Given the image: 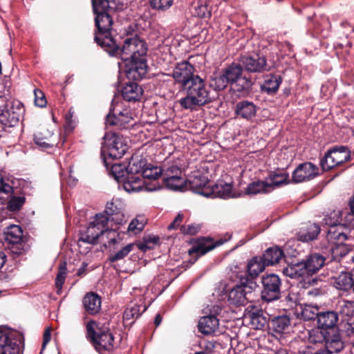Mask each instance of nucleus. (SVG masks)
Segmentation results:
<instances>
[{
	"mask_svg": "<svg viewBox=\"0 0 354 354\" xmlns=\"http://www.w3.org/2000/svg\"><path fill=\"white\" fill-rule=\"evenodd\" d=\"M120 39L122 41L117 39L106 52L123 61L128 80H142L148 71L147 42L137 34L133 35L129 30L125 37H120Z\"/></svg>",
	"mask_w": 354,
	"mask_h": 354,
	"instance_id": "1",
	"label": "nucleus"
},
{
	"mask_svg": "<svg viewBox=\"0 0 354 354\" xmlns=\"http://www.w3.org/2000/svg\"><path fill=\"white\" fill-rule=\"evenodd\" d=\"M93 12L95 15L94 41L104 51L110 48L117 39L113 36V19L111 15L127 8V3L122 1H91Z\"/></svg>",
	"mask_w": 354,
	"mask_h": 354,
	"instance_id": "2",
	"label": "nucleus"
},
{
	"mask_svg": "<svg viewBox=\"0 0 354 354\" xmlns=\"http://www.w3.org/2000/svg\"><path fill=\"white\" fill-rule=\"evenodd\" d=\"M187 95L180 100V106L186 109H193L196 106H203L214 100L210 90L207 87L205 80L196 75L184 89Z\"/></svg>",
	"mask_w": 354,
	"mask_h": 354,
	"instance_id": "3",
	"label": "nucleus"
},
{
	"mask_svg": "<svg viewBox=\"0 0 354 354\" xmlns=\"http://www.w3.org/2000/svg\"><path fill=\"white\" fill-rule=\"evenodd\" d=\"M86 338L98 353L113 351L114 336L108 326H100L97 322L91 320L86 324Z\"/></svg>",
	"mask_w": 354,
	"mask_h": 354,
	"instance_id": "4",
	"label": "nucleus"
},
{
	"mask_svg": "<svg viewBox=\"0 0 354 354\" xmlns=\"http://www.w3.org/2000/svg\"><path fill=\"white\" fill-rule=\"evenodd\" d=\"M109 218L104 216L103 214H97L93 221H91L87 228L80 232L78 243H85L91 245H95L98 243V239L104 233H107L108 236L110 238L109 243H117L115 236H111V234H114L115 232L109 229Z\"/></svg>",
	"mask_w": 354,
	"mask_h": 354,
	"instance_id": "5",
	"label": "nucleus"
},
{
	"mask_svg": "<svg viewBox=\"0 0 354 354\" xmlns=\"http://www.w3.org/2000/svg\"><path fill=\"white\" fill-rule=\"evenodd\" d=\"M147 166V160L138 156L132 157L126 171L127 176L123 179V187L127 192H138L144 186V180L141 178V174Z\"/></svg>",
	"mask_w": 354,
	"mask_h": 354,
	"instance_id": "6",
	"label": "nucleus"
},
{
	"mask_svg": "<svg viewBox=\"0 0 354 354\" xmlns=\"http://www.w3.org/2000/svg\"><path fill=\"white\" fill-rule=\"evenodd\" d=\"M128 150L125 138L115 131L106 132L103 137L101 153L113 159L122 158Z\"/></svg>",
	"mask_w": 354,
	"mask_h": 354,
	"instance_id": "7",
	"label": "nucleus"
},
{
	"mask_svg": "<svg viewBox=\"0 0 354 354\" xmlns=\"http://www.w3.org/2000/svg\"><path fill=\"white\" fill-rule=\"evenodd\" d=\"M238 277V283L228 292L230 304L237 306L245 305L259 286L257 282L249 281L246 277Z\"/></svg>",
	"mask_w": 354,
	"mask_h": 354,
	"instance_id": "8",
	"label": "nucleus"
},
{
	"mask_svg": "<svg viewBox=\"0 0 354 354\" xmlns=\"http://www.w3.org/2000/svg\"><path fill=\"white\" fill-rule=\"evenodd\" d=\"M136 116L135 111L130 107L119 106L111 107L109 113L106 116L105 124L108 127H116L118 129H127L133 126V122Z\"/></svg>",
	"mask_w": 354,
	"mask_h": 354,
	"instance_id": "9",
	"label": "nucleus"
},
{
	"mask_svg": "<svg viewBox=\"0 0 354 354\" xmlns=\"http://www.w3.org/2000/svg\"><path fill=\"white\" fill-rule=\"evenodd\" d=\"M351 151L346 146H335L329 149L320 160V166L324 171H329L335 167L349 161Z\"/></svg>",
	"mask_w": 354,
	"mask_h": 354,
	"instance_id": "10",
	"label": "nucleus"
},
{
	"mask_svg": "<svg viewBox=\"0 0 354 354\" xmlns=\"http://www.w3.org/2000/svg\"><path fill=\"white\" fill-rule=\"evenodd\" d=\"M25 113L22 103L19 101H8L0 113V123L4 127H14L19 124Z\"/></svg>",
	"mask_w": 354,
	"mask_h": 354,
	"instance_id": "11",
	"label": "nucleus"
},
{
	"mask_svg": "<svg viewBox=\"0 0 354 354\" xmlns=\"http://www.w3.org/2000/svg\"><path fill=\"white\" fill-rule=\"evenodd\" d=\"M261 298L263 301L272 302L281 298V280L276 274H268L261 277Z\"/></svg>",
	"mask_w": 354,
	"mask_h": 354,
	"instance_id": "12",
	"label": "nucleus"
},
{
	"mask_svg": "<svg viewBox=\"0 0 354 354\" xmlns=\"http://www.w3.org/2000/svg\"><path fill=\"white\" fill-rule=\"evenodd\" d=\"M326 224L329 226L327 232L326 239L333 246L337 244L344 243L348 239V227L346 224L340 223L338 218L333 220L331 216L325 218Z\"/></svg>",
	"mask_w": 354,
	"mask_h": 354,
	"instance_id": "13",
	"label": "nucleus"
},
{
	"mask_svg": "<svg viewBox=\"0 0 354 354\" xmlns=\"http://www.w3.org/2000/svg\"><path fill=\"white\" fill-rule=\"evenodd\" d=\"M226 241V239H219L216 241H214L213 239L209 236H201L194 239L192 241L193 246L189 250L188 254L194 258L193 261V263H194L200 257L214 250L215 248L221 245Z\"/></svg>",
	"mask_w": 354,
	"mask_h": 354,
	"instance_id": "14",
	"label": "nucleus"
},
{
	"mask_svg": "<svg viewBox=\"0 0 354 354\" xmlns=\"http://www.w3.org/2000/svg\"><path fill=\"white\" fill-rule=\"evenodd\" d=\"M239 61L243 71L249 73H263L270 68L267 64L266 57L258 53L243 55L240 57Z\"/></svg>",
	"mask_w": 354,
	"mask_h": 354,
	"instance_id": "15",
	"label": "nucleus"
},
{
	"mask_svg": "<svg viewBox=\"0 0 354 354\" xmlns=\"http://www.w3.org/2000/svg\"><path fill=\"white\" fill-rule=\"evenodd\" d=\"M0 193L9 194L6 208L10 212L19 211L26 203L25 194H18L13 187L6 183L2 178L0 179Z\"/></svg>",
	"mask_w": 354,
	"mask_h": 354,
	"instance_id": "16",
	"label": "nucleus"
},
{
	"mask_svg": "<svg viewBox=\"0 0 354 354\" xmlns=\"http://www.w3.org/2000/svg\"><path fill=\"white\" fill-rule=\"evenodd\" d=\"M194 67L188 62L178 63L173 70L172 77L175 81L180 84L183 90L196 75L194 74Z\"/></svg>",
	"mask_w": 354,
	"mask_h": 354,
	"instance_id": "17",
	"label": "nucleus"
},
{
	"mask_svg": "<svg viewBox=\"0 0 354 354\" xmlns=\"http://www.w3.org/2000/svg\"><path fill=\"white\" fill-rule=\"evenodd\" d=\"M319 174L318 167L310 162L299 164L292 174V181L295 183L310 180Z\"/></svg>",
	"mask_w": 354,
	"mask_h": 354,
	"instance_id": "18",
	"label": "nucleus"
},
{
	"mask_svg": "<svg viewBox=\"0 0 354 354\" xmlns=\"http://www.w3.org/2000/svg\"><path fill=\"white\" fill-rule=\"evenodd\" d=\"M244 316L245 319H249V323L252 328L256 330L263 329L268 323L263 310L254 305L248 306Z\"/></svg>",
	"mask_w": 354,
	"mask_h": 354,
	"instance_id": "19",
	"label": "nucleus"
},
{
	"mask_svg": "<svg viewBox=\"0 0 354 354\" xmlns=\"http://www.w3.org/2000/svg\"><path fill=\"white\" fill-rule=\"evenodd\" d=\"M23 230L19 225H10L6 232V240L12 245L11 252L17 255H21L24 252L21 246Z\"/></svg>",
	"mask_w": 354,
	"mask_h": 354,
	"instance_id": "20",
	"label": "nucleus"
},
{
	"mask_svg": "<svg viewBox=\"0 0 354 354\" xmlns=\"http://www.w3.org/2000/svg\"><path fill=\"white\" fill-rule=\"evenodd\" d=\"M187 181V187L193 192L206 197V188L210 187L208 178L199 171H195Z\"/></svg>",
	"mask_w": 354,
	"mask_h": 354,
	"instance_id": "21",
	"label": "nucleus"
},
{
	"mask_svg": "<svg viewBox=\"0 0 354 354\" xmlns=\"http://www.w3.org/2000/svg\"><path fill=\"white\" fill-rule=\"evenodd\" d=\"M257 109L253 102L243 100L236 104L234 113L237 118L250 121L256 116Z\"/></svg>",
	"mask_w": 354,
	"mask_h": 354,
	"instance_id": "22",
	"label": "nucleus"
},
{
	"mask_svg": "<svg viewBox=\"0 0 354 354\" xmlns=\"http://www.w3.org/2000/svg\"><path fill=\"white\" fill-rule=\"evenodd\" d=\"M206 197L229 198H234L235 196L232 194V185L223 181L218 182L214 185H210L206 188Z\"/></svg>",
	"mask_w": 354,
	"mask_h": 354,
	"instance_id": "23",
	"label": "nucleus"
},
{
	"mask_svg": "<svg viewBox=\"0 0 354 354\" xmlns=\"http://www.w3.org/2000/svg\"><path fill=\"white\" fill-rule=\"evenodd\" d=\"M266 267L267 266L261 256L253 257L248 261L246 274L239 276L246 277L249 281L257 282V278L260 273L264 271Z\"/></svg>",
	"mask_w": 354,
	"mask_h": 354,
	"instance_id": "24",
	"label": "nucleus"
},
{
	"mask_svg": "<svg viewBox=\"0 0 354 354\" xmlns=\"http://www.w3.org/2000/svg\"><path fill=\"white\" fill-rule=\"evenodd\" d=\"M339 320V315L333 310L320 312L317 320V326L330 332L336 331L337 324Z\"/></svg>",
	"mask_w": 354,
	"mask_h": 354,
	"instance_id": "25",
	"label": "nucleus"
},
{
	"mask_svg": "<svg viewBox=\"0 0 354 354\" xmlns=\"http://www.w3.org/2000/svg\"><path fill=\"white\" fill-rule=\"evenodd\" d=\"M101 297L94 292L86 293L82 299L83 308L87 315H95L98 314L101 310Z\"/></svg>",
	"mask_w": 354,
	"mask_h": 354,
	"instance_id": "26",
	"label": "nucleus"
},
{
	"mask_svg": "<svg viewBox=\"0 0 354 354\" xmlns=\"http://www.w3.org/2000/svg\"><path fill=\"white\" fill-rule=\"evenodd\" d=\"M129 80V82L126 83L122 89V97L127 102H139L142 97L143 89L135 80Z\"/></svg>",
	"mask_w": 354,
	"mask_h": 354,
	"instance_id": "27",
	"label": "nucleus"
},
{
	"mask_svg": "<svg viewBox=\"0 0 354 354\" xmlns=\"http://www.w3.org/2000/svg\"><path fill=\"white\" fill-rule=\"evenodd\" d=\"M219 320L215 315H207L201 317L198 324V331L203 335L214 334L218 328Z\"/></svg>",
	"mask_w": 354,
	"mask_h": 354,
	"instance_id": "28",
	"label": "nucleus"
},
{
	"mask_svg": "<svg viewBox=\"0 0 354 354\" xmlns=\"http://www.w3.org/2000/svg\"><path fill=\"white\" fill-rule=\"evenodd\" d=\"M53 136V132L42 127L34 134V141L41 149H47L52 148L55 145Z\"/></svg>",
	"mask_w": 354,
	"mask_h": 354,
	"instance_id": "29",
	"label": "nucleus"
},
{
	"mask_svg": "<svg viewBox=\"0 0 354 354\" xmlns=\"http://www.w3.org/2000/svg\"><path fill=\"white\" fill-rule=\"evenodd\" d=\"M261 257L266 266H272L279 263L285 258V254L280 247L274 245L267 248Z\"/></svg>",
	"mask_w": 354,
	"mask_h": 354,
	"instance_id": "30",
	"label": "nucleus"
},
{
	"mask_svg": "<svg viewBox=\"0 0 354 354\" xmlns=\"http://www.w3.org/2000/svg\"><path fill=\"white\" fill-rule=\"evenodd\" d=\"M254 83L250 75L243 74L234 83V90L242 97L248 96L252 91V86Z\"/></svg>",
	"mask_w": 354,
	"mask_h": 354,
	"instance_id": "31",
	"label": "nucleus"
},
{
	"mask_svg": "<svg viewBox=\"0 0 354 354\" xmlns=\"http://www.w3.org/2000/svg\"><path fill=\"white\" fill-rule=\"evenodd\" d=\"M282 77L279 75L269 74L265 77L263 83L260 86V90L270 95H275L282 83Z\"/></svg>",
	"mask_w": 354,
	"mask_h": 354,
	"instance_id": "32",
	"label": "nucleus"
},
{
	"mask_svg": "<svg viewBox=\"0 0 354 354\" xmlns=\"http://www.w3.org/2000/svg\"><path fill=\"white\" fill-rule=\"evenodd\" d=\"M19 344L10 339L6 332L0 330V354H19Z\"/></svg>",
	"mask_w": 354,
	"mask_h": 354,
	"instance_id": "33",
	"label": "nucleus"
},
{
	"mask_svg": "<svg viewBox=\"0 0 354 354\" xmlns=\"http://www.w3.org/2000/svg\"><path fill=\"white\" fill-rule=\"evenodd\" d=\"M272 192L270 185L265 178L264 180H257L251 182L245 189L246 195L268 194Z\"/></svg>",
	"mask_w": 354,
	"mask_h": 354,
	"instance_id": "34",
	"label": "nucleus"
},
{
	"mask_svg": "<svg viewBox=\"0 0 354 354\" xmlns=\"http://www.w3.org/2000/svg\"><path fill=\"white\" fill-rule=\"evenodd\" d=\"M333 286L339 290L347 292L353 289L354 292V279L353 274L348 272H342L334 279Z\"/></svg>",
	"mask_w": 354,
	"mask_h": 354,
	"instance_id": "35",
	"label": "nucleus"
},
{
	"mask_svg": "<svg viewBox=\"0 0 354 354\" xmlns=\"http://www.w3.org/2000/svg\"><path fill=\"white\" fill-rule=\"evenodd\" d=\"M304 261L308 269L309 274L313 275L325 265L326 258L319 253H312L307 256Z\"/></svg>",
	"mask_w": 354,
	"mask_h": 354,
	"instance_id": "36",
	"label": "nucleus"
},
{
	"mask_svg": "<svg viewBox=\"0 0 354 354\" xmlns=\"http://www.w3.org/2000/svg\"><path fill=\"white\" fill-rule=\"evenodd\" d=\"M324 350L333 353H340L344 348V342L342 341L339 333L336 330L330 332L325 344Z\"/></svg>",
	"mask_w": 354,
	"mask_h": 354,
	"instance_id": "37",
	"label": "nucleus"
},
{
	"mask_svg": "<svg viewBox=\"0 0 354 354\" xmlns=\"http://www.w3.org/2000/svg\"><path fill=\"white\" fill-rule=\"evenodd\" d=\"M104 216L109 218L115 224H122L124 219L122 209L115 205L113 202H108L104 210Z\"/></svg>",
	"mask_w": 354,
	"mask_h": 354,
	"instance_id": "38",
	"label": "nucleus"
},
{
	"mask_svg": "<svg viewBox=\"0 0 354 354\" xmlns=\"http://www.w3.org/2000/svg\"><path fill=\"white\" fill-rule=\"evenodd\" d=\"M288 178L289 175L288 173H277L275 171L269 172L268 175L266 177L268 185H270L272 192L281 185L288 184Z\"/></svg>",
	"mask_w": 354,
	"mask_h": 354,
	"instance_id": "39",
	"label": "nucleus"
},
{
	"mask_svg": "<svg viewBox=\"0 0 354 354\" xmlns=\"http://www.w3.org/2000/svg\"><path fill=\"white\" fill-rule=\"evenodd\" d=\"M223 73L225 74L226 79L232 86L238 80L239 77L243 73V66L241 63L233 62L227 65L225 68L222 69Z\"/></svg>",
	"mask_w": 354,
	"mask_h": 354,
	"instance_id": "40",
	"label": "nucleus"
},
{
	"mask_svg": "<svg viewBox=\"0 0 354 354\" xmlns=\"http://www.w3.org/2000/svg\"><path fill=\"white\" fill-rule=\"evenodd\" d=\"M330 332L325 329L317 328L311 329L308 331V340L313 344H326V342Z\"/></svg>",
	"mask_w": 354,
	"mask_h": 354,
	"instance_id": "41",
	"label": "nucleus"
},
{
	"mask_svg": "<svg viewBox=\"0 0 354 354\" xmlns=\"http://www.w3.org/2000/svg\"><path fill=\"white\" fill-rule=\"evenodd\" d=\"M321 229L319 225L313 223L310 225L305 232L298 233L299 240L303 242H308L317 239Z\"/></svg>",
	"mask_w": 354,
	"mask_h": 354,
	"instance_id": "42",
	"label": "nucleus"
},
{
	"mask_svg": "<svg viewBox=\"0 0 354 354\" xmlns=\"http://www.w3.org/2000/svg\"><path fill=\"white\" fill-rule=\"evenodd\" d=\"M228 84L230 82L222 71L219 73H214L210 77L209 87L216 91L224 90Z\"/></svg>",
	"mask_w": 354,
	"mask_h": 354,
	"instance_id": "43",
	"label": "nucleus"
},
{
	"mask_svg": "<svg viewBox=\"0 0 354 354\" xmlns=\"http://www.w3.org/2000/svg\"><path fill=\"white\" fill-rule=\"evenodd\" d=\"M272 328L276 333H283L290 325V318L284 315L274 317L271 321Z\"/></svg>",
	"mask_w": 354,
	"mask_h": 354,
	"instance_id": "44",
	"label": "nucleus"
},
{
	"mask_svg": "<svg viewBox=\"0 0 354 354\" xmlns=\"http://www.w3.org/2000/svg\"><path fill=\"white\" fill-rule=\"evenodd\" d=\"M162 183L169 189L174 191H183L187 188V181L181 176H177L168 180H162Z\"/></svg>",
	"mask_w": 354,
	"mask_h": 354,
	"instance_id": "45",
	"label": "nucleus"
},
{
	"mask_svg": "<svg viewBox=\"0 0 354 354\" xmlns=\"http://www.w3.org/2000/svg\"><path fill=\"white\" fill-rule=\"evenodd\" d=\"M319 313V309L317 306L309 304H304L301 306V317L305 321L317 319Z\"/></svg>",
	"mask_w": 354,
	"mask_h": 354,
	"instance_id": "46",
	"label": "nucleus"
},
{
	"mask_svg": "<svg viewBox=\"0 0 354 354\" xmlns=\"http://www.w3.org/2000/svg\"><path fill=\"white\" fill-rule=\"evenodd\" d=\"M192 6L194 8V15L199 18H209L211 9L207 5V1H193Z\"/></svg>",
	"mask_w": 354,
	"mask_h": 354,
	"instance_id": "47",
	"label": "nucleus"
},
{
	"mask_svg": "<svg viewBox=\"0 0 354 354\" xmlns=\"http://www.w3.org/2000/svg\"><path fill=\"white\" fill-rule=\"evenodd\" d=\"M351 248L344 243L331 247L330 251L333 260L339 261L340 259L349 254Z\"/></svg>",
	"mask_w": 354,
	"mask_h": 354,
	"instance_id": "48",
	"label": "nucleus"
},
{
	"mask_svg": "<svg viewBox=\"0 0 354 354\" xmlns=\"http://www.w3.org/2000/svg\"><path fill=\"white\" fill-rule=\"evenodd\" d=\"M162 168L153 166L151 164L147 165L145 167L142 173L141 174V178L144 180V178L157 180L162 174Z\"/></svg>",
	"mask_w": 354,
	"mask_h": 354,
	"instance_id": "49",
	"label": "nucleus"
},
{
	"mask_svg": "<svg viewBox=\"0 0 354 354\" xmlns=\"http://www.w3.org/2000/svg\"><path fill=\"white\" fill-rule=\"evenodd\" d=\"M133 248L134 244H127L117 252L111 254L108 258V261L111 263H114L124 259L133 250Z\"/></svg>",
	"mask_w": 354,
	"mask_h": 354,
	"instance_id": "50",
	"label": "nucleus"
},
{
	"mask_svg": "<svg viewBox=\"0 0 354 354\" xmlns=\"http://www.w3.org/2000/svg\"><path fill=\"white\" fill-rule=\"evenodd\" d=\"M146 224L145 219L142 216H137L131 221L128 227V232L130 235H136L144 229Z\"/></svg>",
	"mask_w": 354,
	"mask_h": 354,
	"instance_id": "51",
	"label": "nucleus"
},
{
	"mask_svg": "<svg viewBox=\"0 0 354 354\" xmlns=\"http://www.w3.org/2000/svg\"><path fill=\"white\" fill-rule=\"evenodd\" d=\"M127 166L122 164H114L111 166V172L118 182L123 183V179L127 176Z\"/></svg>",
	"mask_w": 354,
	"mask_h": 354,
	"instance_id": "52",
	"label": "nucleus"
},
{
	"mask_svg": "<svg viewBox=\"0 0 354 354\" xmlns=\"http://www.w3.org/2000/svg\"><path fill=\"white\" fill-rule=\"evenodd\" d=\"M162 173L161 175L163 176L162 180H168L173 177H176L177 176L182 175L181 169L177 165H171L167 168L162 169Z\"/></svg>",
	"mask_w": 354,
	"mask_h": 354,
	"instance_id": "53",
	"label": "nucleus"
},
{
	"mask_svg": "<svg viewBox=\"0 0 354 354\" xmlns=\"http://www.w3.org/2000/svg\"><path fill=\"white\" fill-rule=\"evenodd\" d=\"M66 271V263L62 262L59 266V270L55 279V285L58 289H61L62 288V286L65 281Z\"/></svg>",
	"mask_w": 354,
	"mask_h": 354,
	"instance_id": "54",
	"label": "nucleus"
},
{
	"mask_svg": "<svg viewBox=\"0 0 354 354\" xmlns=\"http://www.w3.org/2000/svg\"><path fill=\"white\" fill-rule=\"evenodd\" d=\"M160 238L158 236L154 235H149L147 236L144 237L143 242L139 245V249L142 251H146L147 250H150L152 248L150 243L153 245H156L159 243Z\"/></svg>",
	"mask_w": 354,
	"mask_h": 354,
	"instance_id": "55",
	"label": "nucleus"
},
{
	"mask_svg": "<svg viewBox=\"0 0 354 354\" xmlns=\"http://www.w3.org/2000/svg\"><path fill=\"white\" fill-rule=\"evenodd\" d=\"M340 314L344 317H351L354 315V301H344L340 306Z\"/></svg>",
	"mask_w": 354,
	"mask_h": 354,
	"instance_id": "56",
	"label": "nucleus"
},
{
	"mask_svg": "<svg viewBox=\"0 0 354 354\" xmlns=\"http://www.w3.org/2000/svg\"><path fill=\"white\" fill-rule=\"evenodd\" d=\"M141 306L134 305L131 308H127L124 312L123 317L125 320L138 318L142 313H140Z\"/></svg>",
	"mask_w": 354,
	"mask_h": 354,
	"instance_id": "57",
	"label": "nucleus"
},
{
	"mask_svg": "<svg viewBox=\"0 0 354 354\" xmlns=\"http://www.w3.org/2000/svg\"><path fill=\"white\" fill-rule=\"evenodd\" d=\"M200 230L201 225L197 224H190L188 225H182L180 226V232L185 235H195Z\"/></svg>",
	"mask_w": 354,
	"mask_h": 354,
	"instance_id": "58",
	"label": "nucleus"
},
{
	"mask_svg": "<svg viewBox=\"0 0 354 354\" xmlns=\"http://www.w3.org/2000/svg\"><path fill=\"white\" fill-rule=\"evenodd\" d=\"M74 111L70 109L65 115L64 128L67 132H71L75 127V122L73 120Z\"/></svg>",
	"mask_w": 354,
	"mask_h": 354,
	"instance_id": "59",
	"label": "nucleus"
},
{
	"mask_svg": "<svg viewBox=\"0 0 354 354\" xmlns=\"http://www.w3.org/2000/svg\"><path fill=\"white\" fill-rule=\"evenodd\" d=\"M295 267L297 279L299 277H304L306 276H312L309 274L308 269L307 268V266L304 260L301 262L295 263Z\"/></svg>",
	"mask_w": 354,
	"mask_h": 354,
	"instance_id": "60",
	"label": "nucleus"
},
{
	"mask_svg": "<svg viewBox=\"0 0 354 354\" xmlns=\"http://www.w3.org/2000/svg\"><path fill=\"white\" fill-rule=\"evenodd\" d=\"M34 93L35 97V105L39 107H44L46 105L47 102L44 93L41 90L35 89L34 91Z\"/></svg>",
	"mask_w": 354,
	"mask_h": 354,
	"instance_id": "61",
	"label": "nucleus"
},
{
	"mask_svg": "<svg viewBox=\"0 0 354 354\" xmlns=\"http://www.w3.org/2000/svg\"><path fill=\"white\" fill-rule=\"evenodd\" d=\"M342 327V330L345 333L346 336L351 337L354 335V319H348L347 322L343 324Z\"/></svg>",
	"mask_w": 354,
	"mask_h": 354,
	"instance_id": "62",
	"label": "nucleus"
},
{
	"mask_svg": "<svg viewBox=\"0 0 354 354\" xmlns=\"http://www.w3.org/2000/svg\"><path fill=\"white\" fill-rule=\"evenodd\" d=\"M149 3L153 9L165 10L172 6L173 1H165V5L162 3V1H149Z\"/></svg>",
	"mask_w": 354,
	"mask_h": 354,
	"instance_id": "63",
	"label": "nucleus"
},
{
	"mask_svg": "<svg viewBox=\"0 0 354 354\" xmlns=\"http://www.w3.org/2000/svg\"><path fill=\"white\" fill-rule=\"evenodd\" d=\"M183 218H184L183 214L181 213H178V215L174 218V220L172 221V223H171L168 225L167 230L170 231V230H176L178 227L180 228V226H181L180 224L183 222Z\"/></svg>",
	"mask_w": 354,
	"mask_h": 354,
	"instance_id": "64",
	"label": "nucleus"
}]
</instances>
